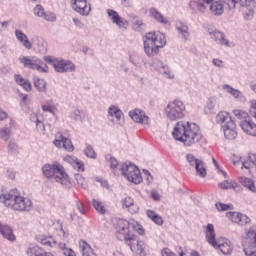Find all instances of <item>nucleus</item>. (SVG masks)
<instances>
[{
    "label": "nucleus",
    "instance_id": "nucleus-1",
    "mask_svg": "<svg viewBox=\"0 0 256 256\" xmlns=\"http://www.w3.org/2000/svg\"><path fill=\"white\" fill-rule=\"evenodd\" d=\"M116 237L119 241H124L125 245L130 247L133 253L139 256H145V242L140 241L137 235L133 234L131 223L127 220L120 219L117 222Z\"/></svg>",
    "mask_w": 256,
    "mask_h": 256
},
{
    "label": "nucleus",
    "instance_id": "nucleus-2",
    "mask_svg": "<svg viewBox=\"0 0 256 256\" xmlns=\"http://www.w3.org/2000/svg\"><path fill=\"white\" fill-rule=\"evenodd\" d=\"M172 135L176 141H180L186 147H191L203 139L199 126L190 122H178L174 127Z\"/></svg>",
    "mask_w": 256,
    "mask_h": 256
},
{
    "label": "nucleus",
    "instance_id": "nucleus-3",
    "mask_svg": "<svg viewBox=\"0 0 256 256\" xmlns=\"http://www.w3.org/2000/svg\"><path fill=\"white\" fill-rule=\"evenodd\" d=\"M0 203L14 211L29 212L33 209V202L27 197L19 195L17 190H11L9 193L0 195Z\"/></svg>",
    "mask_w": 256,
    "mask_h": 256
},
{
    "label": "nucleus",
    "instance_id": "nucleus-4",
    "mask_svg": "<svg viewBox=\"0 0 256 256\" xmlns=\"http://www.w3.org/2000/svg\"><path fill=\"white\" fill-rule=\"evenodd\" d=\"M44 177L47 179H54L56 183H60L65 189H71L73 184L71 183V178L69 174L65 172V167L59 162H54L52 164H46L42 167Z\"/></svg>",
    "mask_w": 256,
    "mask_h": 256
},
{
    "label": "nucleus",
    "instance_id": "nucleus-5",
    "mask_svg": "<svg viewBox=\"0 0 256 256\" xmlns=\"http://www.w3.org/2000/svg\"><path fill=\"white\" fill-rule=\"evenodd\" d=\"M143 43L145 55L155 57V55H159V50L167 45V38L162 32H148Z\"/></svg>",
    "mask_w": 256,
    "mask_h": 256
},
{
    "label": "nucleus",
    "instance_id": "nucleus-6",
    "mask_svg": "<svg viewBox=\"0 0 256 256\" xmlns=\"http://www.w3.org/2000/svg\"><path fill=\"white\" fill-rule=\"evenodd\" d=\"M216 123L222 125L221 127L226 139H229L230 141L237 139V124L229 112H219L216 115Z\"/></svg>",
    "mask_w": 256,
    "mask_h": 256
},
{
    "label": "nucleus",
    "instance_id": "nucleus-7",
    "mask_svg": "<svg viewBox=\"0 0 256 256\" xmlns=\"http://www.w3.org/2000/svg\"><path fill=\"white\" fill-rule=\"evenodd\" d=\"M120 171L122 175L130 181V183H134V185L143 183L141 170H139V167H137L135 164L125 162L121 165Z\"/></svg>",
    "mask_w": 256,
    "mask_h": 256
},
{
    "label": "nucleus",
    "instance_id": "nucleus-8",
    "mask_svg": "<svg viewBox=\"0 0 256 256\" xmlns=\"http://www.w3.org/2000/svg\"><path fill=\"white\" fill-rule=\"evenodd\" d=\"M19 61L25 69H32L33 71H38V73H49L47 63L35 56L20 57Z\"/></svg>",
    "mask_w": 256,
    "mask_h": 256
},
{
    "label": "nucleus",
    "instance_id": "nucleus-9",
    "mask_svg": "<svg viewBox=\"0 0 256 256\" xmlns=\"http://www.w3.org/2000/svg\"><path fill=\"white\" fill-rule=\"evenodd\" d=\"M237 3L242 7L245 21H251L255 15V0H227L229 9H235Z\"/></svg>",
    "mask_w": 256,
    "mask_h": 256
},
{
    "label": "nucleus",
    "instance_id": "nucleus-10",
    "mask_svg": "<svg viewBox=\"0 0 256 256\" xmlns=\"http://www.w3.org/2000/svg\"><path fill=\"white\" fill-rule=\"evenodd\" d=\"M169 121H179L185 117V104L181 100H174L165 109Z\"/></svg>",
    "mask_w": 256,
    "mask_h": 256
},
{
    "label": "nucleus",
    "instance_id": "nucleus-11",
    "mask_svg": "<svg viewBox=\"0 0 256 256\" xmlns=\"http://www.w3.org/2000/svg\"><path fill=\"white\" fill-rule=\"evenodd\" d=\"M44 60L53 66L56 73H73L75 71V64L69 60H59L51 56H45Z\"/></svg>",
    "mask_w": 256,
    "mask_h": 256
},
{
    "label": "nucleus",
    "instance_id": "nucleus-12",
    "mask_svg": "<svg viewBox=\"0 0 256 256\" xmlns=\"http://www.w3.org/2000/svg\"><path fill=\"white\" fill-rule=\"evenodd\" d=\"M186 160L190 167H194L199 177H207V168H205V163L203 160L197 159L193 154H187Z\"/></svg>",
    "mask_w": 256,
    "mask_h": 256
},
{
    "label": "nucleus",
    "instance_id": "nucleus-13",
    "mask_svg": "<svg viewBox=\"0 0 256 256\" xmlns=\"http://www.w3.org/2000/svg\"><path fill=\"white\" fill-rule=\"evenodd\" d=\"M248 239L251 242L248 246H244V253L246 256H256V227L252 226L247 232Z\"/></svg>",
    "mask_w": 256,
    "mask_h": 256
},
{
    "label": "nucleus",
    "instance_id": "nucleus-14",
    "mask_svg": "<svg viewBox=\"0 0 256 256\" xmlns=\"http://www.w3.org/2000/svg\"><path fill=\"white\" fill-rule=\"evenodd\" d=\"M152 67L166 79H175V74L171 72V68L165 65L161 60L154 59L152 62Z\"/></svg>",
    "mask_w": 256,
    "mask_h": 256
},
{
    "label": "nucleus",
    "instance_id": "nucleus-15",
    "mask_svg": "<svg viewBox=\"0 0 256 256\" xmlns=\"http://www.w3.org/2000/svg\"><path fill=\"white\" fill-rule=\"evenodd\" d=\"M53 144L55 145V147H58L59 149L63 148L69 152L75 149L73 147V143H71V139L63 136L61 132H58L56 134V139L53 141Z\"/></svg>",
    "mask_w": 256,
    "mask_h": 256
},
{
    "label": "nucleus",
    "instance_id": "nucleus-16",
    "mask_svg": "<svg viewBox=\"0 0 256 256\" xmlns=\"http://www.w3.org/2000/svg\"><path fill=\"white\" fill-rule=\"evenodd\" d=\"M107 13H108V17H110L114 25H117L119 29H127V27L129 26V22H127V20L121 17L117 11L108 9Z\"/></svg>",
    "mask_w": 256,
    "mask_h": 256
},
{
    "label": "nucleus",
    "instance_id": "nucleus-17",
    "mask_svg": "<svg viewBox=\"0 0 256 256\" xmlns=\"http://www.w3.org/2000/svg\"><path fill=\"white\" fill-rule=\"evenodd\" d=\"M129 117L134 120L135 123H141V125H149V116L145 115V111L140 109H134L129 112Z\"/></svg>",
    "mask_w": 256,
    "mask_h": 256
},
{
    "label": "nucleus",
    "instance_id": "nucleus-18",
    "mask_svg": "<svg viewBox=\"0 0 256 256\" xmlns=\"http://www.w3.org/2000/svg\"><path fill=\"white\" fill-rule=\"evenodd\" d=\"M214 249H219L223 255H231V253H233L231 241L225 238L217 239L216 247H214Z\"/></svg>",
    "mask_w": 256,
    "mask_h": 256
},
{
    "label": "nucleus",
    "instance_id": "nucleus-19",
    "mask_svg": "<svg viewBox=\"0 0 256 256\" xmlns=\"http://www.w3.org/2000/svg\"><path fill=\"white\" fill-rule=\"evenodd\" d=\"M240 127L244 131V133H246V135L256 137V124L252 122L250 118L248 120H243L240 123Z\"/></svg>",
    "mask_w": 256,
    "mask_h": 256
},
{
    "label": "nucleus",
    "instance_id": "nucleus-20",
    "mask_svg": "<svg viewBox=\"0 0 256 256\" xmlns=\"http://www.w3.org/2000/svg\"><path fill=\"white\" fill-rule=\"evenodd\" d=\"M175 27L178 35H180L184 41H189V37H191V34L189 33V26L182 21H177Z\"/></svg>",
    "mask_w": 256,
    "mask_h": 256
},
{
    "label": "nucleus",
    "instance_id": "nucleus-21",
    "mask_svg": "<svg viewBox=\"0 0 256 256\" xmlns=\"http://www.w3.org/2000/svg\"><path fill=\"white\" fill-rule=\"evenodd\" d=\"M72 7L83 17H87L91 13V4L87 5V2L72 3Z\"/></svg>",
    "mask_w": 256,
    "mask_h": 256
},
{
    "label": "nucleus",
    "instance_id": "nucleus-22",
    "mask_svg": "<svg viewBox=\"0 0 256 256\" xmlns=\"http://www.w3.org/2000/svg\"><path fill=\"white\" fill-rule=\"evenodd\" d=\"M205 235L206 241L209 243V245H212V247H217V235L215 234V227L213 224H207Z\"/></svg>",
    "mask_w": 256,
    "mask_h": 256
},
{
    "label": "nucleus",
    "instance_id": "nucleus-23",
    "mask_svg": "<svg viewBox=\"0 0 256 256\" xmlns=\"http://www.w3.org/2000/svg\"><path fill=\"white\" fill-rule=\"evenodd\" d=\"M114 117L116 121H121L123 119V111L118 106L111 105L108 108V119L113 123L115 121Z\"/></svg>",
    "mask_w": 256,
    "mask_h": 256
},
{
    "label": "nucleus",
    "instance_id": "nucleus-24",
    "mask_svg": "<svg viewBox=\"0 0 256 256\" xmlns=\"http://www.w3.org/2000/svg\"><path fill=\"white\" fill-rule=\"evenodd\" d=\"M122 207L123 209H128L129 213H132V215L135 213H139V206H137L133 198L129 196L123 199Z\"/></svg>",
    "mask_w": 256,
    "mask_h": 256
},
{
    "label": "nucleus",
    "instance_id": "nucleus-25",
    "mask_svg": "<svg viewBox=\"0 0 256 256\" xmlns=\"http://www.w3.org/2000/svg\"><path fill=\"white\" fill-rule=\"evenodd\" d=\"M149 14H150V17H152V19H155V21H157V23H161L162 25L169 24V20H167V18H165V16H163V14H161V12L157 10V8L155 7L150 8Z\"/></svg>",
    "mask_w": 256,
    "mask_h": 256
},
{
    "label": "nucleus",
    "instance_id": "nucleus-26",
    "mask_svg": "<svg viewBox=\"0 0 256 256\" xmlns=\"http://www.w3.org/2000/svg\"><path fill=\"white\" fill-rule=\"evenodd\" d=\"M210 35H212V39L217 42L218 45H224L225 47H229V40L225 37V33L215 30L213 32H210Z\"/></svg>",
    "mask_w": 256,
    "mask_h": 256
},
{
    "label": "nucleus",
    "instance_id": "nucleus-27",
    "mask_svg": "<svg viewBox=\"0 0 256 256\" xmlns=\"http://www.w3.org/2000/svg\"><path fill=\"white\" fill-rule=\"evenodd\" d=\"M29 256H54L51 252H45L43 248L37 245H31L27 250Z\"/></svg>",
    "mask_w": 256,
    "mask_h": 256
},
{
    "label": "nucleus",
    "instance_id": "nucleus-28",
    "mask_svg": "<svg viewBox=\"0 0 256 256\" xmlns=\"http://www.w3.org/2000/svg\"><path fill=\"white\" fill-rule=\"evenodd\" d=\"M189 9L194 11V13H205V11H207V5L201 0H191L189 2Z\"/></svg>",
    "mask_w": 256,
    "mask_h": 256
},
{
    "label": "nucleus",
    "instance_id": "nucleus-29",
    "mask_svg": "<svg viewBox=\"0 0 256 256\" xmlns=\"http://www.w3.org/2000/svg\"><path fill=\"white\" fill-rule=\"evenodd\" d=\"M209 7L211 15H215L216 17L221 16L225 11L223 2H221V0L212 2Z\"/></svg>",
    "mask_w": 256,
    "mask_h": 256
},
{
    "label": "nucleus",
    "instance_id": "nucleus-30",
    "mask_svg": "<svg viewBox=\"0 0 256 256\" xmlns=\"http://www.w3.org/2000/svg\"><path fill=\"white\" fill-rule=\"evenodd\" d=\"M16 39L25 47V49H31L33 44L29 41V38L21 30H15Z\"/></svg>",
    "mask_w": 256,
    "mask_h": 256
},
{
    "label": "nucleus",
    "instance_id": "nucleus-31",
    "mask_svg": "<svg viewBox=\"0 0 256 256\" xmlns=\"http://www.w3.org/2000/svg\"><path fill=\"white\" fill-rule=\"evenodd\" d=\"M222 88L224 89V91H227L228 93H230V95L234 99H239V101H247V98H245V95H243V93H241V91H239L235 88H232L228 84L223 85Z\"/></svg>",
    "mask_w": 256,
    "mask_h": 256
},
{
    "label": "nucleus",
    "instance_id": "nucleus-32",
    "mask_svg": "<svg viewBox=\"0 0 256 256\" xmlns=\"http://www.w3.org/2000/svg\"><path fill=\"white\" fill-rule=\"evenodd\" d=\"M79 247H80L82 256H93V255L97 256L95 254V251L93 250V248H91V245H89V243H87V241L80 240Z\"/></svg>",
    "mask_w": 256,
    "mask_h": 256
},
{
    "label": "nucleus",
    "instance_id": "nucleus-33",
    "mask_svg": "<svg viewBox=\"0 0 256 256\" xmlns=\"http://www.w3.org/2000/svg\"><path fill=\"white\" fill-rule=\"evenodd\" d=\"M0 233L5 237V239H8V241H14L15 235L13 234V229L10 228L7 224H1L0 223Z\"/></svg>",
    "mask_w": 256,
    "mask_h": 256
},
{
    "label": "nucleus",
    "instance_id": "nucleus-34",
    "mask_svg": "<svg viewBox=\"0 0 256 256\" xmlns=\"http://www.w3.org/2000/svg\"><path fill=\"white\" fill-rule=\"evenodd\" d=\"M65 161H67V163H70V165H72V167H74V169H76V171H85V164H83V161L79 160V159H74L71 156H67L65 158Z\"/></svg>",
    "mask_w": 256,
    "mask_h": 256
},
{
    "label": "nucleus",
    "instance_id": "nucleus-35",
    "mask_svg": "<svg viewBox=\"0 0 256 256\" xmlns=\"http://www.w3.org/2000/svg\"><path fill=\"white\" fill-rule=\"evenodd\" d=\"M33 84L39 93H47V81L45 79L35 77L33 78Z\"/></svg>",
    "mask_w": 256,
    "mask_h": 256
},
{
    "label": "nucleus",
    "instance_id": "nucleus-36",
    "mask_svg": "<svg viewBox=\"0 0 256 256\" xmlns=\"http://www.w3.org/2000/svg\"><path fill=\"white\" fill-rule=\"evenodd\" d=\"M239 181L243 187H246L249 191L252 193H256V187H255V182H253L250 178L247 177H240Z\"/></svg>",
    "mask_w": 256,
    "mask_h": 256
},
{
    "label": "nucleus",
    "instance_id": "nucleus-37",
    "mask_svg": "<svg viewBox=\"0 0 256 256\" xmlns=\"http://www.w3.org/2000/svg\"><path fill=\"white\" fill-rule=\"evenodd\" d=\"M146 215L156 225H163V217H161L159 214L155 213V211L147 210Z\"/></svg>",
    "mask_w": 256,
    "mask_h": 256
},
{
    "label": "nucleus",
    "instance_id": "nucleus-38",
    "mask_svg": "<svg viewBox=\"0 0 256 256\" xmlns=\"http://www.w3.org/2000/svg\"><path fill=\"white\" fill-rule=\"evenodd\" d=\"M147 25L143 23V20L138 19L137 16L134 17V22H133V29L134 31H145Z\"/></svg>",
    "mask_w": 256,
    "mask_h": 256
},
{
    "label": "nucleus",
    "instance_id": "nucleus-39",
    "mask_svg": "<svg viewBox=\"0 0 256 256\" xmlns=\"http://www.w3.org/2000/svg\"><path fill=\"white\" fill-rule=\"evenodd\" d=\"M92 205L98 213H100L101 215H105L107 210L105 209V205H103V202H101L97 199H93L92 200Z\"/></svg>",
    "mask_w": 256,
    "mask_h": 256
},
{
    "label": "nucleus",
    "instance_id": "nucleus-40",
    "mask_svg": "<svg viewBox=\"0 0 256 256\" xmlns=\"http://www.w3.org/2000/svg\"><path fill=\"white\" fill-rule=\"evenodd\" d=\"M0 139L2 141L7 142L9 139H11V128L9 127H3L0 129Z\"/></svg>",
    "mask_w": 256,
    "mask_h": 256
},
{
    "label": "nucleus",
    "instance_id": "nucleus-41",
    "mask_svg": "<svg viewBox=\"0 0 256 256\" xmlns=\"http://www.w3.org/2000/svg\"><path fill=\"white\" fill-rule=\"evenodd\" d=\"M233 114L237 119H240L241 121H248L249 118V113L243 111V110H233Z\"/></svg>",
    "mask_w": 256,
    "mask_h": 256
},
{
    "label": "nucleus",
    "instance_id": "nucleus-42",
    "mask_svg": "<svg viewBox=\"0 0 256 256\" xmlns=\"http://www.w3.org/2000/svg\"><path fill=\"white\" fill-rule=\"evenodd\" d=\"M71 118L74 119V121H83L85 119V112L76 109L71 114Z\"/></svg>",
    "mask_w": 256,
    "mask_h": 256
},
{
    "label": "nucleus",
    "instance_id": "nucleus-43",
    "mask_svg": "<svg viewBox=\"0 0 256 256\" xmlns=\"http://www.w3.org/2000/svg\"><path fill=\"white\" fill-rule=\"evenodd\" d=\"M8 153H10V155H15L19 153V146L17 145V143H15L14 140H10L8 143Z\"/></svg>",
    "mask_w": 256,
    "mask_h": 256
},
{
    "label": "nucleus",
    "instance_id": "nucleus-44",
    "mask_svg": "<svg viewBox=\"0 0 256 256\" xmlns=\"http://www.w3.org/2000/svg\"><path fill=\"white\" fill-rule=\"evenodd\" d=\"M226 217L229 219V221H232V223H237L239 224V220L241 217V213L237 212H228L226 213Z\"/></svg>",
    "mask_w": 256,
    "mask_h": 256
},
{
    "label": "nucleus",
    "instance_id": "nucleus-45",
    "mask_svg": "<svg viewBox=\"0 0 256 256\" xmlns=\"http://www.w3.org/2000/svg\"><path fill=\"white\" fill-rule=\"evenodd\" d=\"M84 154L89 159H97V153H95V149H93V146L88 145L86 149L84 150Z\"/></svg>",
    "mask_w": 256,
    "mask_h": 256
},
{
    "label": "nucleus",
    "instance_id": "nucleus-46",
    "mask_svg": "<svg viewBox=\"0 0 256 256\" xmlns=\"http://www.w3.org/2000/svg\"><path fill=\"white\" fill-rule=\"evenodd\" d=\"M74 177L80 187H82L83 189H87V180H85V177H83V175L75 174Z\"/></svg>",
    "mask_w": 256,
    "mask_h": 256
},
{
    "label": "nucleus",
    "instance_id": "nucleus-47",
    "mask_svg": "<svg viewBox=\"0 0 256 256\" xmlns=\"http://www.w3.org/2000/svg\"><path fill=\"white\" fill-rule=\"evenodd\" d=\"M215 207H216L217 211H229V210L233 209V204H223L221 202H217L215 204Z\"/></svg>",
    "mask_w": 256,
    "mask_h": 256
},
{
    "label": "nucleus",
    "instance_id": "nucleus-48",
    "mask_svg": "<svg viewBox=\"0 0 256 256\" xmlns=\"http://www.w3.org/2000/svg\"><path fill=\"white\" fill-rule=\"evenodd\" d=\"M42 19H45V21H49L50 23H55V21H57V16L53 12H44Z\"/></svg>",
    "mask_w": 256,
    "mask_h": 256
},
{
    "label": "nucleus",
    "instance_id": "nucleus-49",
    "mask_svg": "<svg viewBox=\"0 0 256 256\" xmlns=\"http://www.w3.org/2000/svg\"><path fill=\"white\" fill-rule=\"evenodd\" d=\"M219 185L221 189H235V187H237V183L231 182L229 180L221 182Z\"/></svg>",
    "mask_w": 256,
    "mask_h": 256
},
{
    "label": "nucleus",
    "instance_id": "nucleus-50",
    "mask_svg": "<svg viewBox=\"0 0 256 256\" xmlns=\"http://www.w3.org/2000/svg\"><path fill=\"white\" fill-rule=\"evenodd\" d=\"M34 15L43 18V16L45 15V8H43V6L39 4L36 5V7L34 8Z\"/></svg>",
    "mask_w": 256,
    "mask_h": 256
},
{
    "label": "nucleus",
    "instance_id": "nucleus-51",
    "mask_svg": "<svg viewBox=\"0 0 256 256\" xmlns=\"http://www.w3.org/2000/svg\"><path fill=\"white\" fill-rule=\"evenodd\" d=\"M106 159L110 161L111 169L115 170L117 169V167H119V162L117 161V159H115V157H112L111 155H107Z\"/></svg>",
    "mask_w": 256,
    "mask_h": 256
},
{
    "label": "nucleus",
    "instance_id": "nucleus-52",
    "mask_svg": "<svg viewBox=\"0 0 256 256\" xmlns=\"http://www.w3.org/2000/svg\"><path fill=\"white\" fill-rule=\"evenodd\" d=\"M51 239H53V238L48 237V236H40L38 238V241H40V243H42V245H46L47 247H51Z\"/></svg>",
    "mask_w": 256,
    "mask_h": 256
},
{
    "label": "nucleus",
    "instance_id": "nucleus-53",
    "mask_svg": "<svg viewBox=\"0 0 256 256\" xmlns=\"http://www.w3.org/2000/svg\"><path fill=\"white\" fill-rule=\"evenodd\" d=\"M247 223H251V218L245 214L240 213V220L238 225H247Z\"/></svg>",
    "mask_w": 256,
    "mask_h": 256
},
{
    "label": "nucleus",
    "instance_id": "nucleus-54",
    "mask_svg": "<svg viewBox=\"0 0 256 256\" xmlns=\"http://www.w3.org/2000/svg\"><path fill=\"white\" fill-rule=\"evenodd\" d=\"M14 81H16L17 85H20V87H22L27 80H25V78H23V76H21L20 74H15Z\"/></svg>",
    "mask_w": 256,
    "mask_h": 256
},
{
    "label": "nucleus",
    "instance_id": "nucleus-55",
    "mask_svg": "<svg viewBox=\"0 0 256 256\" xmlns=\"http://www.w3.org/2000/svg\"><path fill=\"white\" fill-rule=\"evenodd\" d=\"M130 61L135 67H141V58L139 56H130Z\"/></svg>",
    "mask_w": 256,
    "mask_h": 256
},
{
    "label": "nucleus",
    "instance_id": "nucleus-56",
    "mask_svg": "<svg viewBox=\"0 0 256 256\" xmlns=\"http://www.w3.org/2000/svg\"><path fill=\"white\" fill-rule=\"evenodd\" d=\"M52 101H48L47 104L42 105V111H45L47 113H54L53 112V106H51Z\"/></svg>",
    "mask_w": 256,
    "mask_h": 256
},
{
    "label": "nucleus",
    "instance_id": "nucleus-57",
    "mask_svg": "<svg viewBox=\"0 0 256 256\" xmlns=\"http://www.w3.org/2000/svg\"><path fill=\"white\" fill-rule=\"evenodd\" d=\"M212 64L215 67H219L220 69H223V67H225V63L223 62V60L219 59V58H214L212 60Z\"/></svg>",
    "mask_w": 256,
    "mask_h": 256
},
{
    "label": "nucleus",
    "instance_id": "nucleus-58",
    "mask_svg": "<svg viewBox=\"0 0 256 256\" xmlns=\"http://www.w3.org/2000/svg\"><path fill=\"white\" fill-rule=\"evenodd\" d=\"M23 90L24 91H31L33 89V85L31 84V81L26 80V82H24V84H22Z\"/></svg>",
    "mask_w": 256,
    "mask_h": 256
},
{
    "label": "nucleus",
    "instance_id": "nucleus-59",
    "mask_svg": "<svg viewBox=\"0 0 256 256\" xmlns=\"http://www.w3.org/2000/svg\"><path fill=\"white\" fill-rule=\"evenodd\" d=\"M150 195L154 201H161V195L158 191L152 190Z\"/></svg>",
    "mask_w": 256,
    "mask_h": 256
},
{
    "label": "nucleus",
    "instance_id": "nucleus-60",
    "mask_svg": "<svg viewBox=\"0 0 256 256\" xmlns=\"http://www.w3.org/2000/svg\"><path fill=\"white\" fill-rule=\"evenodd\" d=\"M73 23L78 29H83L85 27V24H83V22L77 18H73Z\"/></svg>",
    "mask_w": 256,
    "mask_h": 256
},
{
    "label": "nucleus",
    "instance_id": "nucleus-61",
    "mask_svg": "<svg viewBox=\"0 0 256 256\" xmlns=\"http://www.w3.org/2000/svg\"><path fill=\"white\" fill-rule=\"evenodd\" d=\"M62 253L65 256H77V254H75V251H73V249H71V248L64 249V252H62Z\"/></svg>",
    "mask_w": 256,
    "mask_h": 256
},
{
    "label": "nucleus",
    "instance_id": "nucleus-62",
    "mask_svg": "<svg viewBox=\"0 0 256 256\" xmlns=\"http://www.w3.org/2000/svg\"><path fill=\"white\" fill-rule=\"evenodd\" d=\"M207 109L208 113H213V110L215 109V104L212 101L208 102L205 111H207Z\"/></svg>",
    "mask_w": 256,
    "mask_h": 256
},
{
    "label": "nucleus",
    "instance_id": "nucleus-63",
    "mask_svg": "<svg viewBox=\"0 0 256 256\" xmlns=\"http://www.w3.org/2000/svg\"><path fill=\"white\" fill-rule=\"evenodd\" d=\"M143 173L146 177V181H148V183H151L153 181V176H151L149 170H143Z\"/></svg>",
    "mask_w": 256,
    "mask_h": 256
},
{
    "label": "nucleus",
    "instance_id": "nucleus-64",
    "mask_svg": "<svg viewBox=\"0 0 256 256\" xmlns=\"http://www.w3.org/2000/svg\"><path fill=\"white\" fill-rule=\"evenodd\" d=\"M249 87L256 94V82H250Z\"/></svg>",
    "mask_w": 256,
    "mask_h": 256
}]
</instances>
